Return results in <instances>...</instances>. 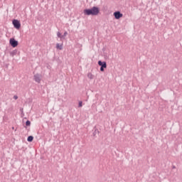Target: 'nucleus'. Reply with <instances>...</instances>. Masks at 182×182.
I'll use <instances>...</instances> for the list:
<instances>
[{"label":"nucleus","mask_w":182,"mask_h":182,"mask_svg":"<svg viewBox=\"0 0 182 182\" xmlns=\"http://www.w3.org/2000/svg\"><path fill=\"white\" fill-rule=\"evenodd\" d=\"M100 14V9L97 6H92L90 9H84V16H97Z\"/></svg>","instance_id":"1"},{"label":"nucleus","mask_w":182,"mask_h":182,"mask_svg":"<svg viewBox=\"0 0 182 182\" xmlns=\"http://www.w3.org/2000/svg\"><path fill=\"white\" fill-rule=\"evenodd\" d=\"M97 65L100 67V71L103 73L105 72V69L107 68V62L98 60Z\"/></svg>","instance_id":"2"},{"label":"nucleus","mask_w":182,"mask_h":182,"mask_svg":"<svg viewBox=\"0 0 182 182\" xmlns=\"http://www.w3.org/2000/svg\"><path fill=\"white\" fill-rule=\"evenodd\" d=\"M13 25H14V28L16 30H20L21 29V22H20L19 20L14 19L13 20Z\"/></svg>","instance_id":"3"},{"label":"nucleus","mask_w":182,"mask_h":182,"mask_svg":"<svg viewBox=\"0 0 182 182\" xmlns=\"http://www.w3.org/2000/svg\"><path fill=\"white\" fill-rule=\"evenodd\" d=\"M113 16L116 20H119L121 18L123 17V14H122L120 11H114L113 13Z\"/></svg>","instance_id":"4"},{"label":"nucleus","mask_w":182,"mask_h":182,"mask_svg":"<svg viewBox=\"0 0 182 182\" xmlns=\"http://www.w3.org/2000/svg\"><path fill=\"white\" fill-rule=\"evenodd\" d=\"M10 45L12 48H15L18 46V42L15 38H12L10 39Z\"/></svg>","instance_id":"5"},{"label":"nucleus","mask_w":182,"mask_h":182,"mask_svg":"<svg viewBox=\"0 0 182 182\" xmlns=\"http://www.w3.org/2000/svg\"><path fill=\"white\" fill-rule=\"evenodd\" d=\"M34 81H36V82L40 84L41 81V75L38 74V73L34 75Z\"/></svg>","instance_id":"6"},{"label":"nucleus","mask_w":182,"mask_h":182,"mask_svg":"<svg viewBox=\"0 0 182 182\" xmlns=\"http://www.w3.org/2000/svg\"><path fill=\"white\" fill-rule=\"evenodd\" d=\"M55 48H57V50H62L63 49V43H61V45H60L59 43H57L55 45Z\"/></svg>","instance_id":"7"},{"label":"nucleus","mask_w":182,"mask_h":182,"mask_svg":"<svg viewBox=\"0 0 182 182\" xmlns=\"http://www.w3.org/2000/svg\"><path fill=\"white\" fill-rule=\"evenodd\" d=\"M100 134V131L97 129H95L93 133H92V136L94 137H95L97 136V134Z\"/></svg>","instance_id":"8"},{"label":"nucleus","mask_w":182,"mask_h":182,"mask_svg":"<svg viewBox=\"0 0 182 182\" xmlns=\"http://www.w3.org/2000/svg\"><path fill=\"white\" fill-rule=\"evenodd\" d=\"M17 53H18V50H17L16 49V50H14L13 51H11V52L10 53L11 56V57H14V56L16 55H17Z\"/></svg>","instance_id":"9"},{"label":"nucleus","mask_w":182,"mask_h":182,"mask_svg":"<svg viewBox=\"0 0 182 182\" xmlns=\"http://www.w3.org/2000/svg\"><path fill=\"white\" fill-rule=\"evenodd\" d=\"M27 141L28 142H32L33 141V136H28Z\"/></svg>","instance_id":"10"},{"label":"nucleus","mask_w":182,"mask_h":182,"mask_svg":"<svg viewBox=\"0 0 182 182\" xmlns=\"http://www.w3.org/2000/svg\"><path fill=\"white\" fill-rule=\"evenodd\" d=\"M87 77L90 80H93V75L91 73H87Z\"/></svg>","instance_id":"11"},{"label":"nucleus","mask_w":182,"mask_h":182,"mask_svg":"<svg viewBox=\"0 0 182 182\" xmlns=\"http://www.w3.org/2000/svg\"><path fill=\"white\" fill-rule=\"evenodd\" d=\"M68 36V32L65 31L64 32V34L61 36V38L65 39V38Z\"/></svg>","instance_id":"12"},{"label":"nucleus","mask_w":182,"mask_h":182,"mask_svg":"<svg viewBox=\"0 0 182 182\" xmlns=\"http://www.w3.org/2000/svg\"><path fill=\"white\" fill-rule=\"evenodd\" d=\"M26 127H31V121L30 120H27L26 122Z\"/></svg>","instance_id":"13"},{"label":"nucleus","mask_w":182,"mask_h":182,"mask_svg":"<svg viewBox=\"0 0 182 182\" xmlns=\"http://www.w3.org/2000/svg\"><path fill=\"white\" fill-rule=\"evenodd\" d=\"M62 34L60 33V32H58L57 33V37H58L59 38H61V39H63V38H62Z\"/></svg>","instance_id":"14"},{"label":"nucleus","mask_w":182,"mask_h":182,"mask_svg":"<svg viewBox=\"0 0 182 182\" xmlns=\"http://www.w3.org/2000/svg\"><path fill=\"white\" fill-rule=\"evenodd\" d=\"M82 107V101H80L78 102V107Z\"/></svg>","instance_id":"15"},{"label":"nucleus","mask_w":182,"mask_h":182,"mask_svg":"<svg viewBox=\"0 0 182 182\" xmlns=\"http://www.w3.org/2000/svg\"><path fill=\"white\" fill-rule=\"evenodd\" d=\"M14 99L15 100H17L18 99V95H14Z\"/></svg>","instance_id":"16"},{"label":"nucleus","mask_w":182,"mask_h":182,"mask_svg":"<svg viewBox=\"0 0 182 182\" xmlns=\"http://www.w3.org/2000/svg\"><path fill=\"white\" fill-rule=\"evenodd\" d=\"M176 166H172V169H176Z\"/></svg>","instance_id":"17"}]
</instances>
